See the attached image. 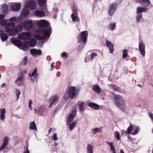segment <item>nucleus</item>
Instances as JSON below:
<instances>
[{
	"label": "nucleus",
	"instance_id": "obj_38",
	"mask_svg": "<svg viewBox=\"0 0 153 153\" xmlns=\"http://www.w3.org/2000/svg\"><path fill=\"white\" fill-rule=\"evenodd\" d=\"M101 131H102V129L101 128H95L92 129L93 134H95L97 133L100 132Z\"/></svg>",
	"mask_w": 153,
	"mask_h": 153
},
{
	"label": "nucleus",
	"instance_id": "obj_45",
	"mask_svg": "<svg viewBox=\"0 0 153 153\" xmlns=\"http://www.w3.org/2000/svg\"><path fill=\"white\" fill-rule=\"evenodd\" d=\"M140 127L138 126H137L136 127V129L134 130V132H131V134L133 135H136L138 133Z\"/></svg>",
	"mask_w": 153,
	"mask_h": 153
},
{
	"label": "nucleus",
	"instance_id": "obj_21",
	"mask_svg": "<svg viewBox=\"0 0 153 153\" xmlns=\"http://www.w3.org/2000/svg\"><path fill=\"white\" fill-rule=\"evenodd\" d=\"M34 13L36 16L40 17H42L45 16V14L43 11L38 10H36Z\"/></svg>",
	"mask_w": 153,
	"mask_h": 153
},
{
	"label": "nucleus",
	"instance_id": "obj_4",
	"mask_svg": "<svg viewBox=\"0 0 153 153\" xmlns=\"http://www.w3.org/2000/svg\"><path fill=\"white\" fill-rule=\"evenodd\" d=\"M27 73L26 71H22L20 73V76L17 78L15 81V83L16 85L19 87L25 85V74Z\"/></svg>",
	"mask_w": 153,
	"mask_h": 153
},
{
	"label": "nucleus",
	"instance_id": "obj_31",
	"mask_svg": "<svg viewBox=\"0 0 153 153\" xmlns=\"http://www.w3.org/2000/svg\"><path fill=\"white\" fill-rule=\"evenodd\" d=\"M22 13L24 16H26L30 13L29 10L28 9V8H26L25 7V8L23 9Z\"/></svg>",
	"mask_w": 153,
	"mask_h": 153
},
{
	"label": "nucleus",
	"instance_id": "obj_32",
	"mask_svg": "<svg viewBox=\"0 0 153 153\" xmlns=\"http://www.w3.org/2000/svg\"><path fill=\"white\" fill-rule=\"evenodd\" d=\"M6 113V110L5 108L3 109L0 112V119L4 120L5 118V116L4 114Z\"/></svg>",
	"mask_w": 153,
	"mask_h": 153
},
{
	"label": "nucleus",
	"instance_id": "obj_6",
	"mask_svg": "<svg viewBox=\"0 0 153 153\" xmlns=\"http://www.w3.org/2000/svg\"><path fill=\"white\" fill-rule=\"evenodd\" d=\"M33 23L32 20H27L23 23V27L24 29L28 31L31 29L33 26Z\"/></svg>",
	"mask_w": 153,
	"mask_h": 153
},
{
	"label": "nucleus",
	"instance_id": "obj_58",
	"mask_svg": "<svg viewBox=\"0 0 153 153\" xmlns=\"http://www.w3.org/2000/svg\"><path fill=\"white\" fill-rule=\"evenodd\" d=\"M24 153H30L29 151L27 148L25 151H24Z\"/></svg>",
	"mask_w": 153,
	"mask_h": 153
},
{
	"label": "nucleus",
	"instance_id": "obj_8",
	"mask_svg": "<svg viewBox=\"0 0 153 153\" xmlns=\"http://www.w3.org/2000/svg\"><path fill=\"white\" fill-rule=\"evenodd\" d=\"M117 3H112L110 4L108 11V13L109 16H112L114 14L117 8Z\"/></svg>",
	"mask_w": 153,
	"mask_h": 153
},
{
	"label": "nucleus",
	"instance_id": "obj_12",
	"mask_svg": "<svg viewBox=\"0 0 153 153\" xmlns=\"http://www.w3.org/2000/svg\"><path fill=\"white\" fill-rule=\"evenodd\" d=\"M37 24L38 26L40 27L48 28L49 26L48 22L44 20L38 21Z\"/></svg>",
	"mask_w": 153,
	"mask_h": 153
},
{
	"label": "nucleus",
	"instance_id": "obj_37",
	"mask_svg": "<svg viewBox=\"0 0 153 153\" xmlns=\"http://www.w3.org/2000/svg\"><path fill=\"white\" fill-rule=\"evenodd\" d=\"M72 11L73 13L72 14H74V15H78V12L77 10V7L75 6H74L72 9Z\"/></svg>",
	"mask_w": 153,
	"mask_h": 153
},
{
	"label": "nucleus",
	"instance_id": "obj_54",
	"mask_svg": "<svg viewBox=\"0 0 153 153\" xmlns=\"http://www.w3.org/2000/svg\"><path fill=\"white\" fill-rule=\"evenodd\" d=\"M16 17H11L9 19V21L11 22H14L16 20Z\"/></svg>",
	"mask_w": 153,
	"mask_h": 153
},
{
	"label": "nucleus",
	"instance_id": "obj_13",
	"mask_svg": "<svg viewBox=\"0 0 153 153\" xmlns=\"http://www.w3.org/2000/svg\"><path fill=\"white\" fill-rule=\"evenodd\" d=\"M59 99V97L57 95H54L50 99V102H51L49 107L51 108L55 104H56Z\"/></svg>",
	"mask_w": 153,
	"mask_h": 153
},
{
	"label": "nucleus",
	"instance_id": "obj_30",
	"mask_svg": "<svg viewBox=\"0 0 153 153\" xmlns=\"http://www.w3.org/2000/svg\"><path fill=\"white\" fill-rule=\"evenodd\" d=\"M71 17L72 21L73 22H78L80 21V19L78 17V15H74L73 14H71Z\"/></svg>",
	"mask_w": 153,
	"mask_h": 153
},
{
	"label": "nucleus",
	"instance_id": "obj_2",
	"mask_svg": "<svg viewBox=\"0 0 153 153\" xmlns=\"http://www.w3.org/2000/svg\"><path fill=\"white\" fill-rule=\"evenodd\" d=\"M51 29L38 30L36 31V34L34 37L36 39L40 40H44L47 38H49L50 36V32Z\"/></svg>",
	"mask_w": 153,
	"mask_h": 153
},
{
	"label": "nucleus",
	"instance_id": "obj_35",
	"mask_svg": "<svg viewBox=\"0 0 153 153\" xmlns=\"http://www.w3.org/2000/svg\"><path fill=\"white\" fill-rule=\"evenodd\" d=\"M87 150L88 153H93V147L89 143L87 145Z\"/></svg>",
	"mask_w": 153,
	"mask_h": 153
},
{
	"label": "nucleus",
	"instance_id": "obj_19",
	"mask_svg": "<svg viewBox=\"0 0 153 153\" xmlns=\"http://www.w3.org/2000/svg\"><path fill=\"white\" fill-rule=\"evenodd\" d=\"M37 70V68H35V69L33 71V72L32 73V74H30V73H29V75L30 76L31 80L33 81H34L35 80L36 77H35L34 76H36V77H37L38 75L37 74L36 75Z\"/></svg>",
	"mask_w": 153,
	"mask_h": 153
},
{
	"label": "nucleus",
	"instance_id": "obj_40",
	"mask_svg": "<svg viewBox=\"0 0 153 153\" xmlns=\"http://www.w3.org/2000/svg\"><path fill=\"white\" fill-rule=\"evenodd\" d=\"M2 10L4 13H6L8 10V6L7 4H3L2 6Z\"/></svg>",
	"mask_w": 153,
	"mask_h": 153
},
{
	"label": "nucleus",
	"instance_id": "obj_61",
	"mask_svg": "<svg viewBox=\"0 0 153 153\" xmlns=\"http://www.w3.org/2000/svg\"><path fill=\"white\" fill-rule=\"evenodd\" d=\"M52 130V128H51L48 131V134H50Z\"/></svg>",
	"mask_w": 153,
	"mask_h": 153
},
{
	"label": "nucleus",
	"instance_id": "obj_16",
	"mask_svg": "<svg viewBox=\"0 0 153 153\" xmlns=\"http://www.w3.org/2000/svg\"><path fill=\"white\" fill-rule=\"evenodd\" d=\"M11 42L18 47L22 46L21 41L15 38H12L10 39Z\"/></svg>",
	"mask_w": 153,
	"mask_h": 153
},
{
	"label": "nucleus",
	"instance_id": "obj_59",
	"mask_svg": "<svg viewBox=\"0 0 153 153\" xmlns=\"http://www.w3.org/2000/svg\"><path fill=\"white\" fill-rule=\"evenodd\" d=\"M54 62H52L51 63V70H52V69L54 67Z\"/></svg>",
	"mask_w": 153,
	"mask_h": 153
},
{
	"label": "nucleus",
	"instance_id": "obj_41",
	"mask_svg": "<svg viewBox=\"0 0 153 153\" xmlns=\"http://www.w3.org/2000/svg\"><path fill=\"white\" fill-rule=\"evenodd\" d=\"M116 26V25L115 23H111L109 26V27L110 30H113L115 29Z\"/></svg>",
	"mask_w": 153,
	"mask_h": 153
},
{
	"label": "nucleus",
	"instance_id": "obj_42",
	"mask_svg": "<svg viewBox=\"0 0 153 153\" xmlns=\"http://www.w3.org/2000/svg\"><path fill=\"white\" fill-rule=\"evenodd\" d=\"M128 51L126 49H124L123 51V59H124L127 57L128 56Z\"/></svg>",
	"mask_w": 153,
	"mask_h": 153
},
{
	"label": "nucleus",
	"instance_id": "obj_47",
	"mask_svg": "<svg viewBox=\"0 0 153 153\" xmlns=\"http://www.w3.org/2000/svg\"><path fill=\"white\" fill-rule=\"evenodd\" d=\"M138 14V15L136 16V19L137 22H140V19L142 18V13H139Z\"/></svg>",
	"mask_w": 153,
	"mask_h": 153
},
{
	"label": "nucleus",
	"instance_id": "obj_14",
	"mask_svg": "<svg viewBox=\"0 0 153 153\" xmlns=\"http://www.w3.org/2000/svg\"><path fill=\"white\" fill-rule=\"evenodd\" d=\"M139 49L141 53L143 56L144 57L145 53V46L143 44V42L142 41H140L139 42Z\"/></svg>",
	"mask_w": 153,
	"mask_h": 153
},
{
	"label": "nucleus",
	"instance_id": "obj_34",
	"mask_svg": "<svg viewBox=\"0 0 153 153\" xmlns=\"http://www.w3.org/2000/svg\"><path fill=\"white\" fill-rule=\"evenodd\" d=\"M93 90L97 93H100L101 91V89L98 85H94L93 87Z\"/></svg>",
	"mask_w": 153,
	"mask_h": 153
},
{
	"label": "nucleus",
	"instance_id": "obj_20",
	"mask_svg": "<svg viewBox=\"0 0 153 153\" xmlns=\"http://www.w3.org/2000/svg\"><path fill=\"white\" fill-rule=\"evenodd\" d=\"M31 53L33 55H41L42 54V51L40 50H37L36 49H32L30 50Z\"/></svg>",
	"mask_w": 153,
	"mask_h": 153
},
{
	"label": "nucleus",
	"instance_id": "obj_22",
	"mask_svg": "<svg viewBox=\"0 0 153 153\" xmlns=\"http://www.w3.org/2000/svg\"><path fill=\"white\" fill-rule=\"evenodd\" d=\"M27 45H29L30 47H33L37 44V42L36 40L34 39H30L29 42H26Z\"/></svg>",
	"mask_w": 153,
	"mask_h": 153
},
{
	"label": "nucleus",
	"instance_id": "obj_7",
	"mask_svg": "<svg viewBox=\"0 0 153 153\" xmlns=\"http://www.w3.org/2000/svg\"><path fill=\"white\" fill-rule=\"evenodd\" d=\"M68 92L70 95V98L71 99H74L76 96V90L74 86L70 87L68 89Z\"/></svg>",
	"mask_w": 153,
	"mask_h": 153
},
{
	"label": "nucleus",
	"instance_id": "obj_51",
	"mask_svg": "<svg viewBox=\"0 0 153 153\" xmlns=\"http://www.w3.org/2000/svg\"><path fill=\"white\" fill-rule=\"evenodd\" d=\"M97 56V54L95 53H92L91 55V59L92 60L94 59V57H95Z\"/></svg>",
	"mask_w": 153,
	"mask_h": 153
},
{
	"label": "nucleus",
	"instance_id": "obj_39",
	"mask_svg": "<svg viewBox=\"0 0 153 153\" xmlns=\"http://www.w3.org/2000/svg\"><path fill=\"white\" fill-rule=\"evenodd\" d=\"M76 123H77L76 122H73L71 124H70L69 125H70L69 128L70 131L72 130L74 128V127L76 126Z\"/></svg>",
	"mask_w": 153,
	"mask_h": 153
},
{
	"label": "nucleus",
	"instance_id": "obj_49",
	"mask_svg": "<svg viewBox=\"0 0 153 153\" xmlns=\"http://www.w3.org/2000/svg\"><path fill=\"white\" fill-rule=\"evenodd\" d=\"M21 92L19 90V89H17L16 90V95L17 97V99L18 100L19 98V96Z\"/></svg>",
	"mask_w": 153,
	"mask_h": 153
},
{
	"label": "nucleus",
	"instance_id": "obj_64",
	"mask_svg": "<svg viewBox=\"0 0 153 153\" xmlns=\"http://www.w3.org/2000/svg\"><path fill=\"white\" fill-rule=\"evenodd\" d=\"M120 153H124V152L122 150H121L120 151Z\"/></svg>",
	"mask_w": 153,
	"mask_h": 153
},
{
	"label": "nucleus",
	"instance_id": "obj_15",
	"mask_svg": "<svg viewBox=\"0 0 153 153\" xmlns=\"http://www.w3.org/2000/svg\"><path fill=\"white\" fill-rule=\"evenodd\" d=\"M106 44L107 47L109 48V52L112 53L114 51V45L110 41H108L107 39L105 40Z\"/></svg>",
	"mask_w": 153,
	"mask_h": 153
},
{
	"label": "nucleus",
	"instance_id": "obj_57",
	"mask_svg": "<svg viewBox=\"0 0 153 153\" xmlns=\"http://www.w3.org/2000/svg\"><path fill=\"white\" fill-rule=\"evenodd\" d=\"M135 2L136 3H139L141 4H142V1L141 0H136L135 1Z\"/></svg>",
	"mask_w": 153,
	"mask_h": 153
},
{
	"label": "nucleus",
	"instance_id": "obj_18",
	"mask_svg": "<svg viewBox=\"0 0 153 153\" xmlns=\"http://www.w3.org/2000/svg\"><path fill=\"white\" fill-rule=\"evenodd\" d=\"M0 36L1 40L3 41L7 40L8 38L7 35L4 33V31L3 30H0Z\"/></svg>",
	"mask_w": 153,
	"mask_h": 153
},
{
	"label": "nucleus",
	"instance_id": "obj_1",
	"mask_svg": "<svg viewBox=\"0 0 153 153\" xmlns=\"http://www.w3.org/2000/svg\"><path fill=\"white\" fill-rule=\"evenodd\" d=\"M15 23H11L8 24L5 28L6 32L8 33L10 36H13L18 34L22 30V27L21 26H15Z\"/></svg>",
	"mask_w": 153,
	"mask_h": 153
},
{
	"label": "nucleus",
	"instance_id": "obj_26",
	"mask_svg": "<svg viewBox=\"0 0 153 153\" xmlns=\"http://www.w3.org/2000/svg\"><path fill=\"white\" fill-rule=\"evenodd\" d=\"M147 10V8L146 7H139L137 8L136 13L138 14L141 12H146Z\"/></svg>",
	"mask_w": 153,
	"mask_h": 153
},
{
	"label": "nucleus",
	"instance_id": "obj_50",
	"mask_svg": "<svg viewBox=\"0 0 153 153\" xmlns=\"http://www.w3.org/2000/svg\"><path fill=\"white\" fill-rule=\"evenodd\" d=\"M61 57L65 59H66L68 57V56L67 55L66 53L65 52H63L61 54Z\"/></svg>",
	"mask_w": 153,
	"mask_h": 153
},
{
	"label": "nucleus",
	"instance_id": "obj_17",
	"mask_svg": "<svg viewBox=\"0 0 153 153\" xmlns=\"http://www.w3.org/2000/svg\"><path fill=\"white\" fill-rule=\"evenodd\" d=\"M11 10L13 11H18L21 8V5L19 3L14 4L11 6Z\"/></svg>",
	"mask_w": 153,
	"mask_h": 153
},
{
	"label": "nucleus",
	"instance_id": "obj_23",
	"mask_svg": "<svg viewBox=\"0 0 153 153\" xmlns=\"http://www.w3.org/2000/svg\"><path fill=\"white\" fill-rule=\"evenodd\" d=\"M133 128V125L131 124L128 128V129L127 131L122 130V134H130L132 131Z\"/></svg>",
	"mask_w": 153,
	"mask_h": 153
},
{
	"label": "nucleus",
	"instance_id": "obj_5",
	"mask_svg": "<svg viewBox=\"0 0 153 153\" xmlns=\"http://www.w3.org/2000/svg\"><path fill=\"white\" fill-rule=\"evenodd\" d=\"M88 36V32L87 31H85L81 32L80 36L78 37V42H81L82 41L83 43H85L87 40Z\"/></svg>",
	"mask_w": 153,
	"mask_h": 153
},
{
	"label": "nucleus",
	"instance_id": "obj_25",
	"mask_svg": "<svg viewBox=\"0 0 153 153\" xmlns=\"http://www.w3.org/2000/svg\"><path fill=\"white\" fill-rule=\"evenodd\" d=\"M8 142V139L7 137H5L4 138L3 142L2 145L0 147V151L2 149L6 146Z\"/></svg>",
	"mask_w": 153,
	"mask_h": 153
},
{
	"label": "nucleus",
	"instance_id": "obj_36",
	"mask_svg": "<svg viewBox=\"0 0 153 153\" xmlns=\"http://www.w3.org/2000/svg\"><path fill=\"white\" fill-rule=\"evenodd\" d=\"M39 5L41 7H43L46 2V0H38Z\"/></svg>",
	"mask_w": 153,
	"mask_h": 153
},
{
	"label": "nucleus",
	"instance_id": "obj_29",
	"mask_svg": "<svg viewBox=\"0 0 153 153\" xmlns=\"http://www.w3.org/2000/svg\"><path fill=\"white\" fill-rule=\"evenodd\" d=\"M106 143L110 146V150L113 153H116L113 143L112 142H109L108 141H106Z\"/></svg>",
	"mask_w": 153,
	"mask_h": 153
},
{
	"label": "nucleus",
	"instance_id": "obj_9",
	"mask_svg": "<svg viewBox=\"0 0 153 153\" xmlns=\"http://www.w3.org/2000/svg\"><path fill=\"white\" fill-rule=\"evenodd\" d=\"M37 5L36 2L34 1L30 0L27 2L25 4V7L29 8L31 10H33L36 9Z\"/></svg>",
	"mask_w": 153,
	"mask_h": 153
},
{
	"label": "nucleus",
	"instance_id": "obj_46",
	"mask_svg": "<svg viewBox=\"0 0 153 153\" xmlns=\"http://www.w3.org/2000/svg\"><path fill=\"white\" fill-rule=\"evenodd\" d=\"M27 57L25 56L24 57L23 59V62H22V65H25L27 64Z\"/></svg>",
	"mask_w": 153,
	"mask_h": 153
},
{
	"label": "nucleus",
	"instance_id": "obj_55",
	"mask_svg": "<svg viewBox=\"0 0 153 153\" xmlns=\"http://www.w3.org/2000/svg\"><path fill=\"white\" fill-rule=\"evenodd\" d=\"M0 24L1 26H5L6 25V22L4 20L1 21L0 22Z\"/></svg>",
	"mask_w": 153,
	"mask_h": 153
},
{
	"label": "nucleus",
	"instance_id": "obj_33",
	"mask_svg": "<svg viewBox=\"0 0 153 153\" xmlns=\"http://www.w3.org/2000/svg\"><path fill=\"white\" fill-rule=\"evenodd\" d=\"M29 128L33 130H37L36 126L34 122H31L30 123Z\"/></svg>",
	"mask_w": 153,
	"mask_h": 153
},
{
	"label": "nucleus",
	"instance_id": "obj_24",
	"mask_svg": "<svg viewBox=\"0 0 153 153\" xmlns=\"http://www.w3.org/2000/svg\"><path fill=\"white\" fill-rule=\"evenodd\" d=\"M88 105L90 107L95 110H98L100 108V106L99 105L96 103L93 102H91L89 103L88 104Z\"/></svg>",
	"mask_w": 153,
	"mask_h": 153
},
{
	"label": "nucleus",
	"instance_id": "obj_27",
	"mask_svg": "<svg viewBox=\"0 0 153 153\" xmlns=\"http://www.w3.org/2000/svg\"><path fill=\"white\" fill-rule=\"evenodd\" d=\"M109 87L114 91L120 92V88L116 85L110 84L109 85Z\"/></svg>",
	"mask_w": 153,
	"mask_h": 153
},
{
	"label": "nucleus",
	"instance_id": "obj_53",
	"mask_svg": "<svg viewBox=\"0 0 153 153\" xmlns=\"http://www.w3.org/2000/svg\"><path fill=\"white\" fill-rule=\"evenodd\" d=\"M32 101L31 100H30L29 101V106L28 107L29 108H30V110L32 109V107L31 105L32 103Z\"/></svg>",
	"mask_w": 153,
	"mask_h": 153
},
{
	"label": "nucleus",
	"instance_id": "obj_48",
	"mask_svg": "<svg viewBox=\"0 0 153 153\" xmlns=\"http://www.w3.org/2000/svg\"><path fill=\"white\" fill-rule=\"evenodd\" d=\"M115 137L118 140H120V133L118 131H116L115 132Z\"/></svg>",
	"mask_w": 153,
	"mask_h": 153
},
{
	"label": "nucleus",
	"instance_id": "obj_62",
	"mask_svg": "<svg viewBox=\"0 0 153 153\" xmlns=\"http://www.w3.org/2000/svg\"><path fill=\"white\" fill-rule=\"evenodd\" d=\"M58 145V143L56 142H54V146H56Z\"/></svg>",
	"mask_w": 153,
	"mask_h": 153
},
{
	"label": "nucleus",
	"instance_id": "obj_11",
	"mask_svg": "<svg viewBox=\"0 0 153 153\" xmlns=\"http://www.w3.org/2000/svg\"><path fill=\"white\" fill-rule=\"evenodd\" d=\"M76 112V110H74L71 112V113L68 115L67 123L68 125H69L71 122L73 120L75 117Z\"/></svg>",
	"mask_w": 153,
	"mask_h": 153
},
{
	"label": "nucleus",
	"instance_id": "obj_3",
	"mask_svg": "<svg viewBox=\"0 0 153 153\" xmlns=\"http://www.w3.org/2000/svg\"><path fill=\"white\" fill-rule=\"evenodd\" d=\"M114 99L117 106L123 111L125 112L126 108V105L124 100L120 95H115Z\"/></svg>",
	"mask_w": 153,
	"mask_h": 153
},
{
	"label": "nucleus",
	"instance_id": "obj_56",
	"mask_svg": "<svg viewBox=\"0 0 153 153\" xmlns=\"http://www.w3.org/2000/svg\"><path fill=\"white\" fill-rule=\"evenodd\" d=\"M149 115L150 117L153 120V114L150 112Z\"/></svg>",
	"mask_w": 153,
	"mask_h": 153
},
{
	"label": "nucleus",
	"instance_id": "obj_28",
	"mask_svg": "<svg viewBox=\"0 0 153 153\" xmlns=\"http://www.w3.org/2000/svg\"><path fill=\"white\" fill-rule=\"evenodd\" d=\"M84 103V102H80V101H79L78 102V105L79 106V109L81 112H84L85 110L83 107Z\"/></svg>",
	"mask_w": 153,
	"mask_h": 153
},
{
	"label": "nucleus",
	"instance_id": "obj_63",
	"mask_svg": "<svg viewBox=\"0 0 153 153\" xmlns=\"http://www.w3.org/2000/svg\"><path fill=\"white\" fill-rule=\"evenodd\" d=\"M27 47V45H23L22 46V48H26Z\"/></svg>",
	"mask_w": 153,
	"mask_h": 153
},
{
	"label": "nucleus",
	"instance_id": "obj_10",
	"mask_svg": "<svg viewBox=\"0 0 153 153\" xmlns=\"http://www.w3.org/2000/svg\"><path fill=\"white\" fill-rule=\"evenodd\" d=\"M30 34L29 32H23L20 34H19L18 35V38L20 39H24L27 40L30 36Z\"/></svg>",
	"mask_w": 153,
	"mask_h": 153
},
{
	"label": "nucleus",
	"instance_id": "obj_52",
	"mask_svg": "<svg viewBox=\"0 0 153 153\" xmlns=\"http://www.w3.org/2000/svg\"><path fill=\"white\" fill-rule=\"evenodd\" d=\"M53 139L54 140H58L56 133L54 134L53 135Z\"/></svg>",
	"mask_w": 153,
	"mask_h": 153
},
{
	"label": "nucleus",
	"instance_id": "obj_43",
	"mask_svg": "<svg viewBox=\"0 0 153 153\" xmlns=\"http://www.w3.org/2000/svg\"><path fill=\"white\" fill-rule=\"evenodd\" d=\"M69 97H70V95L67 90L64 95V99L66 100H67Z\"/></svg>",
	"mask_w": 153,
	"mask_h": 153
},
{
	"label": "nucleus",
	"instance_id": "obj_60",
	"mask_svg": "<svg viewBox=\"0 0 153 153\" xmlns=\"http://www.w3.org/2000/svg\"><path fill=\"white\" fill-rule=\"evenodd\" d=\"M5 85H6V83H3L1 85V88H3Z\"/></svg>",
	"mask_w": 153,
	"mask_h": 153
},
{
	"label": "nucleus",
	"instance_id": "obj_44",
	"mask_svg": "<svg viewBox=\"0 0 153 153\" xmlns=\"http://www.w3.org/2000/svg\"><path fill=\"white\" fill-rule=\"evenodd\" d=\"M143 2L144 3V5L145 6H147L151 4L149 0H142Z\"/></svg>",
	"mask_w": 153,
	"mask_h": 153
}]
</instances>
